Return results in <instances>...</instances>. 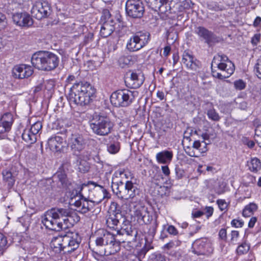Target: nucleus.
<instances>
[{
    "mask_svg": "<svg viewBox=\"0 0 261 261\" xmlns=\"http://www.w3.org/2000/svg\"><path fill=\"white\" fill-rule=\"evenodd\" d=\"M216 59V57H215L213 59L212 63V73L214 77L218 78L220 80H223L229 77L233 73V68L231 64H230V67L227 68L226 70H221L222 72H218L216 70H215L213 68V64L215 63V60Z\"/></svg>",
    "mask_w": 261,
    "mask_h": 261,
    "instance_id": "nucleus-27",
    "label": "nucleus"
},
{
    "mask_svg": "<svg viewBox=\"0 0 261 261\" xmlns=\"http://www.w3.org/2000/svg\"><path fill=\"white\" fill-rule=\"evenodd\" d=\"M111 188L113 193L121 199H132L138 194V189L131 181H127L124 186L121 181L112 182Z\"/></svg>",
    "mask_w": 261,
    "mask_h": 261,
    "instance_id": "nucleus-6",
    "label": "nucleus"
},
{
    "mask_svg": "<svg viewBox=\"0 0 261 261\" xmlns=\"http://www.w3.org/2000/svg\"><path fill=\"white\" fill-rule=\"evenodd\" d=\"M172 2V0H148V3L154 11L165 13L167 11V8L170 9L171 7L168 3Z\"/></svg>",
    "mask_w": 261,
    "mask_h": 261,
    "instance_id": "nucleus-25",
    "label": "nucleus"
},
{
    "mask_svg": "<svg viewBox=\"0 0 261 261\" xmlns=\"http://www.w3.org/2000/svg\"><path fill=\"white\" fill-rule=\"evenodd\" d=\"M66 144L64 138L59 135L50 138L48 140V145L53 151H61Z\"/></svg>",
    "mask_w": 261,
    "mask_h": 261,
    "instance_id": "nucleus-23",
    "label": "nucleus"
},
{
    "mask_svg": "<svg viewBox=\"0 0 261 261\" xmlns=\"http://www.w3.org/2000/svg\"><path fill=\"white\" fill-rule=\"evenodd\" d=\"M62 234L67 252L71 253L79 247L82 239L78 232L68 230L62 231Z\"/></svg>",
    "mask_w": 261,
    "mask_h": 261,
    "instance_id": "nucleus-12",
    "label": "nucleus"
},
{
    "mask_svg": "<svg viewBox=\"0 0 261 261\" xmlns=\"http://www.w3.org/2000/svg\"><path fill=\"white\" fill-rule=\"evenodd\" d=\"M86 184H83L82 185L79 186V190H75V196H79L80 199L75 200L72 204L75 207H76L75 210L81 213L85 214L88 212L90 211L93 208L92 203H89V201L83 196L81 194V191L84 187H86Z\"/></svg>",
    "mask_w": 261,
    "mask_h": 261,
    "instance_id": "nucleus-14",
    "label": "nucleus"
},
{
    "mask_svg": "<svg viewBox=\"0 0 261 261\" xmlns=\"http://www.w3.org/2000/svg\"><path fill=\"white\" fill-rule=\"evenodd\" d=\"M108 213L106 224L110 228H114L119 223L126 225L129 222L122 214L119 205L116 202H112Z\"/></svg>",
    "mask_w": 261,
    "mask_h": 261,
    "instance_id": "nucleus-8",
    "label": "nucleus"
},
{
    "mask_svg": "<svg viewBox=\"0 0 261 261\" xmlns=\"http://www.w3.org/2000/svg\"><path fill=\"white\" fill-rule=\"evenodd\" d=\"M202 143H204V147L203 148H201V144L199 141H195L193 144V148L195 149L197 153L200 155V154L203 152H205L207 151L206 148V143L204 142V141H202Z\"/></svg>",
    "mask_w": 261,
    "mask_h": 261,
    "instance_id": "nucleus-38",
    "label": "nucleus"
},
{
    "mask_svg": "<svg viewBox=\"0 0 261 261\" xmlns=\"http://www.w3.org/2000/svg\"><path fill=\"white\" fill-rule=\"evenodd\" d=\"M150 259L151 261H166L165 256L160 253L152 254L150 256Z\"/></svg>",
    "mask_w": 261,
    "mask_h": 261,
    "instance_id": "nucleus-44",
    "label": "nucleus"
},
{
    "mask_svg": "<svg viewBox=\"0 0 261 261\" xmlns=\"http://www.w3.org/2000/svg\"><path fill=\"white\" fill-rule=\"evenodd\" d=\"M34 71L32 67L25 64L15 66L12 69V75L14 78L22 79L30 76Z\"/></svg>",
    "mask_w": 261,
    "mask_h": 261,
    "instance_id": "nucleus-20",
    "label": "nucleus"
},
{
    "mask_svg": "<svg viewBox=\"0 0 261 261\" xmlns=\"http://www.w3.org/2000/svg\"><path fill=\"white\" fill-rule=\"evenodd\" d=\"M118 62L122 67H124L125 66L129 65L133 62L132 57L129 56H122L119 58Z\"/></svg>",
    "mask_w": 261,
    "mask_h": 261,
    "instance_id": "nucleus-40",
    "label": "nucleus"
},
{
    "mask_svg": "<svg viewBox=\"0 0 261 261\" xmlns=\"http://www.w3.org/2000/svg\"><path fill=\"white\" fill-rule=\"evenodd\" d=\"M63 234L61 231L60 234L52 239L50 242V247L56 253H60L64 249H66V246L64 245L63 241Z\"/></svg>",
    "mask_w": 261,
    "mask_h": 261,
    "instance_id": "nucleus-26",
    "label": "nucleus"
},
{
    "mask_svg": "<svg viewBox=\"0 0 261 261\" xmlns=\"http://www.w3.org/2000/svg\"><path fill=\"white\" fill-rule=\"evenodd\" d=\"M250 244L244 242L238 246L236 249V253L238 255H242L248 253L250 250Z\"/></svg>",
    "mask_w": 261,
    "mask_h": 261,
    "instance_id": "nucleus-36",
    "label": "nucleus"
},
{
    "mask_svg": "<svg viewBox=\"0 0 261 261\" xmlns=\"http://www.w3.org/2000/svg\"><path fill=\"white\" fill-rule=\"evenodd\" d=\"M13 123V115L10 113H5L0 119V134L8 133Z\"/></svg>",
    "mask_w": 261,
    "mask_h": 261,
    "instance_id": "nucleus-22",
    "label": "nucleus"
},
{
    "mask_svg": "<svg viewBox=\"0 0 261 261\" xmlns=\"http://www.w3.org/2000/svg\"><path fill=\"white\" fill-rule=\"evenodd\" d=\"M80 217L69 207H55L45 213L42 222L44 225L50 230L60 231L63 228L62 220L65 224H72L80 221Z\"/></svg>",
    "mask_w": 261,
    "mask_h": 261,
    "instance_id": "nucleus-1",
    "label": "nucleus"
},
{
    "mask_svg": "<svg viewBox=\"0 0 261 261\" xmlns=\"http://www.w3.org/2000/svg\"><path fill=\"white\" fill-rule=\"evenodd\" d=\"M82 156H83L82 154L78 156V161H79L78 170L80 172L85 173L89 171L90 167L89 163L86 160L82 159Z\"/></svg>",
    "mask_w": 261,
    "mask_h": 261,
    "instance_id": "nucleus-32",
    "label": "nucleus"
},
{
    "mask_svg": "<svg viewBox=\"0 0 261 261\" xmlns=\"http://www.w3.org/2000/svg\"><path fill=\"white\" fill-rule=\"evenodd\" d=\"M3 180L7 184L9 188H11L14 185L17 171L15 167H11L4 170L2 172Z\"/></svg>",
    "mask_w": 261,
    "mask_h": 261,
    "instance_id": "nucleus-24",
    "label": "nucleus"
},
{
    "mask_svg": "<svg viewBox=\"0 0 261 261\" xmlns=\"http://www.w3.org/2000/svg\"><path fill=\"white\" fill-rule=\"evenodd\" d=\"M95 93V89L89 83L85 81L76 82L70 88L69 102L81 106L87 105Z\"/></svg>",
    "mask_w": 261,
    "mask_h": 261,
    "instance_id": "nucleus-2",
    "label": "nucleus"
},
{
    "mask_svg": "<svg viewBox=\"0 0 261 261\" xmlns=\"http://www.w3.org/2000/svg\"><path fill=\"white\" fill-rule=\"evenodd\" d=\"M6 24L7 21L5 15L0 13V31L5 29Z\"/></svg>",
    "mask_w": 261,
    "mask_h": 261,
    "instance_id": "nucleus-49",
    "label": "nucleus"
},
{
    "mask_svg": "<svg viewBox=\"0 0 261 261\" xmlns=\"http://www.w3.org/2000/svg\"><path fill=\"white\" fill-rule=\"evenodd\" d=\"M188 150L186 151L187 154L192 157H198L199 155L196 151H194L190 148H188Z\"/></svg>",
    "mask_w": 261,
    "mask_h": 261,
    "instance_id": "nucleus-60",
    "label": "nucleus"
},
{
    "mask_svg": "<svg viewBox=\"0 0 261 261\" xmlns=\"http://www.w3.org/2000/svg\"><path fill=\"white\" fill-rule=\"evenodd\" d=\"M7 244L6 237L2 233H0V253H2V250L6 247Z\"/></svg>",
    "mask_w": 261,
    "mask_h": 261,
    "instance_id": "nucleus-46",
    "label": "nucleus"
},
{
    "mask_svg": "<svg viewBox=\"0 0 261 261\" xmlns=\"http://www.w3.org/2000/svg\"><path fill=\"white\" fill-rule=\"evenodd\" d=\"M193 252L197 255H208L213 253L214 249L212 244L206 239L197 240L193 244Z\"/></svg>",
    "mask_w": 261,
    "mask_h": 261,
    "instance_id": "nucleus-16",
    "label": "nucleus"
},
{
    "mask_svg": "<svg viewBox=\"0 0 261 261\" xmlns=\"http://www.w3.org/2000/svg\"><path fill=\"white\" fill-rule=\"evenodd\" d=\"M31 63L36 68L45 71H51L57 67L59 58L55 54L49 51H39L34 54Z\"/></svg>",
    "mask_w": 261,
    "mask_h": 261,
    "instance_id": "nucleus-3",
    "label": "nucleus"
},
{
    "mask_svg": "<svg viewBox=\"0 0 261 261\" xmlns=\"http://www.w3.org/2000/svg\"><path fill=\"white\" fill-rule=\"evenodd\" d=\"M176 244L173 241H170V242L167 243L165 245L164 248L165 249H167V250H169L173 248L175 245L178 246L180 244V241H175Z\"/></svg>",
    "mask_w": 261,
    "mask_h": 261,
    "instance_id": "nucleus-55",
    "label": "nucleus"
},
{
    "mask_svg": "<svg viewBox=\"0 0 261 261\" xmlns=\"http://www.w3.org/2000/svg\"><path fill=\"white\" fill-rule=\"evenodd\" d=\"M182 62L188 68L195 70L198 66L196 60H194L193 55L188 51H185L182 55Z\"/></svg>",
    "mask_w": 261,
    "mask_h": 261,
    "instance_id": "nucleus-28",
    "label": "nucleus"
},
{
    "mask_svg": "<svg viewBox=\"0 0 261 261\" xmlns=\"http://www.w3.org/2000/svg\"><path fill=\"white\" fill-rule=\"evenodd\" d=\"M45 88L48 91L51 90L54 87V82L53 81H46L44 83Z\"/></svg>",
    "mask_w": 261,
    "mask_h": 261,
    "instance_id": "nucleus-56",
    "label": "nucleus"
},
{
    "mask_svg": "<svg viewBox=\"0 0 261 261\" xmlns=\"http://www.w3.org/2000/svg\"><path fill=\"white\" fill-rule=\"evenodd\" d=\"M51 12V8L48 2L43 1L36 2L31 10L32 14L38 20L47 17Z\"/></svg>",
    "mask_w": 261,
    "mask_h": 261,
    "instance_id": "nucleus-13",
    "label": "nucleus"
},
{
    "mask_svg": "<svg viewBox=\"0 0 261 261\" xmlns=\"http://www.w3.org/2000/svg\"><path fill=\"white\" fill-rule=\"evenodd\" d=\"M68 144L73 154L76 156L81 155V153L85 148L87 142L82 135L79 133H69L68 135Z\"/></svg>",
    "mask_w": 261,
    "mask_h": 261,
    "instance_id": "nucleus-9",
    "label": "nucleus"
},
{
    "mask_svg": "<svg viewBox=\"0 0 261 261\" xmlns=\"http://www.w3.org/2000/svg\"><path fill=\"white\" fill-rule=\"evenodd\" d=\"M234 86L236 89L241 90L245 88L246 84L242 80H239L234 82Z\"/></svg>",
    "mask_w": 261,
    "mask_h": 261,
    "instance_id": "nucleus-47",
    "label": "nucleus"
},
{
    "mask_svg": "<svg viewBox=\"0 0 261 261\" xmlns=\"http://www.w3.org/2000/svg\"><path fill=\"white\" fill-rule=\"evenodd\" d=\"M248 166L251 171L256 173L261 169V162L258 159L254 158L251 159Z\"/></svg>",
    "mask_w": 261,
    "mask_h": 261,
    "instance_id": "nucleus-34",
    "label": "nucleus"
},
{
    "mask_svg": "<svg viewBox=\"0 0 261 261\" xmlns=\"http://www.w3.org/2000/svg\"><path fill=\"white\" fill-rule=\"evenodd\" d=\"M119 149L120 144L118 141H114L108 144L107 150L110 153H116Z\"/></svg>",
    "mask_w": 261,
    "mask_h": 261,
    "instance_id": "nucleus-37",
    "label": "nucleus"
},
{
    "mask_svg": "<svg viewBox=\"0 0 261 261\" xmlns=\"http://www.w3.org/2000/svg\"><path fill=\"white\" fill-rule=\"evenodd\" d=\"M218 58H220V62L219 64H216L218 68L220 70H225L230 67V64L232 66L233 72L234 71V65L232 62L230 61L228 58L225 55H218Z\"/></svg>",
    "mask_w": 261,
    "mask_h": 261,
    "instance_id": "nucleus-29",
    "label": "nucleus"
},
{
    "mask_svg": "<svg viewBox=\"0 0 261 261\" xmlns=\"http://www.w3.org/2000/svg\"><path fill=\"white\" fill-rule=\"evenodd\" d=\"M90 126L94 134L103 136L111 132L113 123L107 116L95 113L90 121Z\"/></svg>",
    "mask_w": 261,
    "mask_h": 261,
    "instance_id": "nucleus-4",
    "label": "nucleus"
},
{
    "mask_svg": "<svg viewBox=\"0 0 261 261\" xmlns=\"http://www.w3.org/2000/svg\"><path fill=\"white\" fill-rule=\"evenodd\" d=\"M219 239L224 241L227 240V232L225 228H221L219 232Z\"/></svg>",
    "mask_w": 261,
    "mask_h": 261,
    "instance_id": "nucleus-54",
    "label": "nucleus"
},
{
    "mask_svg": "<svg viewBox=\"0 0 261 261\" xmlns=\"http://www.w3.org/2000/svg\"><path fill=\"white\" fill-rule=\"evenodd\" d=\"M111 15L110 14V11L108 9H104L102 11V16L101 17V20L102 21H109V22L111 23H114L113 20L111 18Z\"/></svg>",
    "mask_w": 261,
    "mask_h": 261,
    "instance_id": "nucleus-41",
    "label": "nucleus"
},
{
    "mask_svg": "<svg viewBox=\"0 0 261 261\" xmlns=\"http://www.w3.org/2000/svg\"><path fill=\"white\" fill-rule=\"evenodd\" d=\"M255 134L256 136H261V124H258L256 126V128L255 130Z\"/></svg>",
    "mask_w": 261,
    "mask_h": 261,
    "instance_id": "nucleus-64",
    "label": "nucleus"
},
{
    "mask_svg": "<svg viewBox=\"0 0 261 261\" xmlns=\"http://www.w3.org/2000/svg\"><path fill=\"white\" fill-rule=\"evenodd\" d=\"M29 219L28 217H21L19 218V222L21 223L22 225L25 228L26 230L28 228L29 226V222L26 221V219Z\"/></svg>",
    "mask_w": 261,
    "mask_h": 261,
    "instance_id": "nucleus-57",
    "label": "nucleus"
},
{
    "mask_svg": "<svg viewBox=\"0 0 261 261\" xmlns=\"http://www.w3.org/2000/svg\"><path fill=\"white\" fill-rule=\"evenodd\" d=\"M178 35L176 32H171L167 36V41L169 44H173L177 39Z\"/></svg>",
    "mask_w": 261,
    "mask_h": 261,
    "instance_id": "nucleus-42",
    "label": "nucleus"
},
{
    "mask_svg": "<svg viewBox=\"0 0 261 261\" xmlns=\"http://www.w3.org/2000/svg\"><path fill=\"white\" fill-rule=\"evenodd\" d=\"M125 11L129 17L141 18L145 12L144 4L141 0H127L125 4Z\"/></svg>",
    "mask_w": 261,
    "mask_h": 261,
    "instance_id": "nucleus-11",
    "label": "nucleus"
},
{
    "mask_svg": "<svg viewBox=\"0 0 261 261\" xmlns=\"http://www.w3.org/2000/svg\"><path fill=\"white\" fill-rule=\"evenodd\" d=\"M86 186L90 185H93L95 186V187L93 191V195L94 196V199L90 200L91 203H96L98 204L101 202V201L106 198L109 197V193L102 186L97 185L93 181H88L87 184H86Z\"/></svg>",
    "mask_w": 261,
    "mask_h": 261,
    "instance_id": "nucleus-19",
    "label": "nucleus"
},
{
    "mask_svg": "<svg viewBox=\"0 0 261 261\" xmlns=\"http://www.w3.org/2000/svg\"><path fill=\"white\" fill-rule=\"evenodd\" d=\"M42 123L40 121H37L33 124L30 129L31 133L36 135L42 128Z\"/></svg>",
    "mask_w": 261,
    "mask_h": 261,
    "instance_id": "nucleus-43",
    "label": "nucleus"
},
{
    "mask_svg": "<svg viewBox=\"0 0 261 261\" xmlns=\"http://www.w3.org/2000/svg\"><path fill=\"white\" fill-rule=\"evenodd\" d=\"M54 177L58 179V187L70 191L73 188L74 182L68 178L65 171L61 169L56 172L54 175Z\"/></svg>",
    "mask_w": 261,
    "mask_h": 261,
    "instance_id": "nucleus-17",
    "label": "nucleus"
},
{
    "mask_svg": "<svg viewBox=\"0 0 261 261\" xmlns=\"http://www.w3.org/2000/svg\"><path fill=\"white\" fill-rule=\"evenodd\" d=\"M15 24L21 27L29 28L33 24V20L30 15L27 12L16 13L12 16Z\"/></svg>",
    "mask_w": 261,
    "mask_h": 261,
    "instance_id": "nucleus-18",
    "label": "nucleus"
},
{
    "mask_svg": "<svg viewBox=\"0 0 261 261\" xmlns=\"http://www.w3.org/2000/svg\"><path fill=\"white\" fill-rule=\"evenodd\" d=\"M138 94L136 91L127 89L118 90L112 94L110 100L115 107H127L133 102Z\"/></svg>",
    "mask_w": 261,
    "mask_h": 261,
    "instance_id": "nucleus-5",
    "label": "nucleus"
},
{
    "mask_svg": "<svg viewBox=\"0 0 261 261\" xmlns=\"http://www.w3.org/2000/svg\"><path fill=\"white\" fill-rule=\"evenodd\" d=\"M150 34L148 32L136 33L129 39L126 44L127 49L130 51H137L148 43Z\"/></svg>",
    "mask_w": 261,
    "mask_h": 261,
    "instance_id": "nucleus-10",
    "label": "nucleus"
},
{
    "mask_svg": "<svg viewBox=\"0 0 261 261\" xmlns=\"http://www.w3.org/2000/svg\"><path fill=\"white\" fill-rule=\"evenodd\" d=\"M100 236L95 240L97 246H106L110 254H115L120 249V241L117 240L115 236L103 229L100 230Z\"/></svg>",
    "mask_w": 261,
    "mask_h": 261,
    "instance_id": "nucleus-7",
    "label": "nucleus"
},
{
    "mask_svg": "<svg viewBox=\"0 0 261 261\" xmlns=\"http://www.w3.org/2000/svg\"><path fill=\"white\" fill-rule=\"evenodd\" d=\"M260 35L259 34H255L251 39L252 44L256 45L259 41Z\"/></svg>",
    "mask_w": 261,
    "mask_h": 261,
    "instance_id": "nucleus-59",
    "label": "nucleus"
},
{
    "mask_svg": "<svg viewBox=\"0 0 261 261\" xmlns=\"http://www.w3.org/2000/svg\"><path fill=\"white\" fill-rule=\"evenodd\" d=\"M144 78L141 74L132 72L129 77H127L125 80L126 86L130 88L136 89L140 87L143 83Z\"/></svg>",
    "mask_w": 261,
    "mask_h": 261,
    "instance_id": "nucleus-21",
    "label": "nucleus"
},
{
    "mask_svg": "<svg viewBox=\"0 0 261 261\" xmlns=\"http://www.w3.org/2000/svg\"><path fill=\"white\" fill-rule=\"evenodd\" d=\"M115 30L114 23H111L109 21L103 22L100 31V34L101 37L106 38L109 36Z\"/></svg>",
    "mask_w": 261,
    "mask_h": 261,
    "instance_id": "nucleus-30",
    "label": "nucleus"
},
{
    "mask_svg": "<svg viewBox=\"0 0 261 261\" xmlns=\"http://www.w3.org/2000/svg\"><path fill=\"white\" fill-rule=\"evenodd\" d=\"M261 23V18L259 16H257L255 19L254 22H253V25L255 27H258Z\"/></svg>",
    "mask_w": 261,
    "mask_h": 261,
    "instance_id": "nucleus-63",
    "label": "nucleus"
},
{
    "mask_svg": "<svg viewBox=\"0 0 261 261\" xmlns=\"http://www.w3.org/2000/svg\"><path fill=\"white\" fill-rule=\"evenodd\" d=\"M257 219L256 217H252L248 223V227L249 228L253 227Z\"/></svg>",
    "mask_w": 261,
    "mask_h": 261,
    "instance_id": "nucleus-61",
    "label": "nucleus"
},
{
    "mask_svg": "<svg viewBox=\"0 0 261 261\" xmlns=\"http://www.w3.org/2000/svg\"><path fill=\"white\" fill-rule=\"evenodd\" d=\"M173 156L172 152L165 150L156 154V158L159 163L165 164L171 160Z\"/></svg>",
    "mask_w": 261,
    "mask_h": 261,
    "instance_id": "nucleus-31",
    "label": "nucleus"
},
{
    "mask_svg": "<svg viewBox=\"0 0 261 261\" xmlns=\"http://www.w3.org/2000/svg\"><path fill=\"white\" fill-rule=\"evenodd\" d=\"M152 220V217L150 215L148 212L147 211L146 214H144V218L141 223L144 224H149Z\"/></svg>",
    "mask_w": 261,
    "mask_h": 261,
    "instance_id": "nucleus-53",
    "label": "nucleus"
},
{
    "mask_svg": "<svg viewBox=\"0 0 261 261\" xmlns=\"http://www.w3.org/2000/svg\"><path fill=\"white\" fill-rule=\"evenodd\" d=\"M232 226L236 228H241L244 225V222L239 219H233L231 222Z\"/></svg>",
    "mask_w": 261,
    "mask_h": 261,
    "instance_id": "nucleus-50",
    "label": "nucleus"
},
{
    "mask_svg": "<svg viewBox=\"0 0 261 261\" xmlns=\"http://www.w3.org/2000/svg\"><path fill=\"white\" fill-rule=\"evenodd\" d=\"M208 118L214 121H218L220 119L218 113L214 109H210L207 112Z\"/></svg>",
    "mask_w": 261,
    "mask_h": 261,
    "instance_id": "nucleus-39",
    "label": "nucleus"
},
{
    "mask_svg": "<svg viewBox=\"0 0 261 261\" xmlns=\"http://www.w3.org/2000/svg\"><path fill=\"white\" fill-rule=\"evenodd\" d=\"M22 138L25 142L30 144L34 143L36 140V135L31 133L30 130L23 133Z\"/></svg>",
    "mask_w": 261,
    "mask_h": 261,
    "instance_id": "nucleus-35",
    "label": "nucleus"
},
{
    "mask_svg": "<svg viewBox=\"0 0 261 261\" xmlns=\"http://www.w3.org/2000/svg\"><path fill=\"white\" fill-rule=\"evenodd\" d=\"M195 33L203 39L209 46H212L222 40L221 37L203 27L199 26L196 28Z\"/></svg>",
    "mask_w": 261,
    "mask_h": 261,
    "instance_id": "nucleus-15",
    "label": "nucleus"
},
{
    "mask_svg": "<svg viewBox=\"0 0 261 261\" xmlns=\"http://www.w3.org/2000/svg\"><path fill=\"white\" fill-rule=\"evenodd\" d=\"M162 172L166 176H168L170 174V170L167 166H164L162 167Z\"/></svg>",
    "mask_w": 261,
    "mask_h": 261,
    "instance_id": "nucleus-62",
    "label": "nucleus"
},
{
    "mask_svg": "<svg viewBox=\"0 0 261 261\" xmlns=\"http://www.w3.org/2000/svg\"><path fill=\"white\" fill-rule=\"evenodd\" d=\"M147 210L144 208H142V210H137L136 212V215L137 217L138 221L141 223L143 220V218H144V214H146Z\"/></svg>",
    "mask_w": 261,
    "mask_h": 261,
    "instance_id": "nucleus-48",
    "label": "nucleus"
},
{
    "mask_svg": "<svg viewBox=\"0 0 261 261\" xmlns=\"http://www.w3.org/2000/svg\"><path fill=\"white\" fill-rule=\"evenodd\" d=\"M257 208V205L254 203H250L247 205L243 211V216L245 217H250Z\"/></svg>",
    "mask_w": 261,
    "mask_h": 261,
    "instance_id": "nucleus-33",
    "label": "nucleus"
},
{
    "mask_svg": "<svg viewBox=\"0 0 261 261\" xmlns=\"http://www.w3.org/2000/svg\"><path fill=\"white\" fill-rule=\"evenodd\" d=\"M155 184H156L158 186V194L162 197L164 195H166L169 191L168 187L165 186H159V185L157 182H155Z\"/></svg>",
    "mask_w": 261,
    "mask_h": 261,
    "instance_id": "nucleus-45",
    "label": "nucleus"
},
{
    "mask_svg": "<svg viewBox=\"0 0 261 261\" xmlns=\"http://www.w3.org/2000/svg\"><path fill=\"white\" fill-rule=\"evenodd\" d=\"M168 233L172 235H177L178 234V231L176 228L173 225H169L167 229Z\"/></svg>",
    "mask_w": 261,
    "mask_h": 261,
    "instance_id": "nucleus-58",
    "label": "nucleus"
},
{
    "mask_svg": "<svg viewBox=\"0 0 261 261\" xmlns=\"http://www.w3.org/2000/svg\"><path fill=\"white\" fill-rule=\"evenodd\" d=\"M217 203L219 206V208L221 211H224L226 209L227 205L224 200L218 199L217 201Z\"/></svg>",
    "mask_w": 261,
    "mask_h": 261,
    "instance_id": "nucleus-52",
    "label": "nucleus"
},
{
    "mask_svg": "<svg viewBox=\"0 0 261 261\" xmlns=\"http://www.w3.org/2000/svg\"><path fill=\"white\" fill-rule=\"evenodd\" d=\"M239 236V232L238 231L232 230L231 232L230 242L232 244H234L237 242V239Z\"/></svg>",
    "mask_w": 261,
    "mask_h": 261,
    "instance_id": "nucleus-51",
    "label": "nucleus"
}]
</instances>
